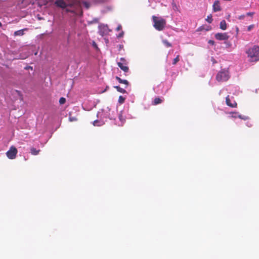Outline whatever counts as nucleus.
<instances>
[{
	"mask_svg": "<svg viewBox=\"0 0 259 259\" xmlns=\"http://www.w3.org/2000/svg\"><path fill=\"white\" fill-rule=\"evenodd\" d=\"M229 37L227 33H217L215 34V38L219 40H226Z\"/></svg>",
	"mask_w": 259,
	"mask_h": 259,
	"instance_id": "423d86ee",
	"label": "nucleus"
},
{
	"mask_svg": "<svg viewBox=\"0 0 259 259\" xmlns=\"http://www.w3.org/2000/svg\"><path fill=\"white\" fill-rule=\"evenodd\" d=\"M220 28L223 30H225L227 29V23L225 20H223L221 21L220 24Z\"/></svg>",
	"mask_w": 259,
	"mask_h": 259,
	"instance_id": "f8f14e48",
	"label": "nucleus"
},
{
	"mask_svg": "<svg viewBox=\"0 0 259 259\" xmlns=\"http://www.w3.org/2000/svg\"><path fill=\"white\" fill-rule=\"evenodd\" d=\"M69 119H70V120L71 121H73V118H72V119H71V118H70Z\"/></svg>",
	"mask_w": 259,
	"mask_h": 259,
	"instance_id": "473e14b6",
	"label": "nucleus"
},
{
	"mask_svg": "<svg viewBox=\"0 0 259 259\" xmlns=\"http://www.w3.org/2000/svg\"><path fill=\"white\" fill-rule=\"evenodd\" d=\"M208 42L209 44L211 45H213L214 44V41L212 40H209Z\"/></svg>",
	"mask_w": 259,
	"mask_h": 259,
	"instance_id": "a878e982",
	"label": "nucleus"
},
{
	"mask_svg": "<svg viewBox=\"0 0 259 259\" xmlns=\"http://www.w3.org/2000/svg\"><path fill=\"white\" fill-rule=\"evenodd\" d=\"M118 63H124V64H128L127 60L124 58H120V62H118Z\"/></svg>",
	"mask_w": 259,
	"mask_h": 259,
	"instance_id": "aec40b11",
	"label": "nucleus"
},
{
	"mask_svg": "<svg viewBox=\"0 0 259 259\" xmlns=\"http://www.w3.org/2000/svg\"><path fill=\"white\" fill-rule=\"evenodd\" d=\"M163 101V98H160L158 97L155 98L154 100L152 101L153 105H157L158 104H161Z\"/></svg>",
	"mask_w": 259,
	"mask_h": 259,
	"instance_id": "9d476101",
	"label": "nucleus"
},
{
	"mask_svg": "<svg viewBox=\"0 0 259 259\" xmlns=\"http://www.w3.org/2000/svg\"><path fill=\"white\" fill-rule=\"evenodd\" d=\"M83 4L84 6H85L87 9H88V8H90V4H89V3H88V2H83Z\"/></svg>",
	"mask_w": 259,
	"mask_h": 259,
	"instance_id": "5701e85b",
	"label": "nucleus"
},
{
	"mask_svg": "<svg viewBox=\"0 0 259 259\" xmlns=\"http://www.w3.org/2000/svg\"><path fill=\"white\" fill-rule=\"evenodd\" d=\"M125 98L122 97V96H120L118 98V102L121 104H123L125 101Z\"/></svg>",
	"mask_w": 259,
	"mask_h": 259,
	"instance_id": "a211bd4d",
	"label": "nucleus"
},
{
	"mask_svg": "<svg viewBox=\"0 0 259 259\" xmlns=\"http://www.w3.org/2000/svg\"><path fill=\"white\" fill-rule=\"evenodd\" d=\"M2 23L0 22V27H2Z\"/></svg>",
	"mask_w": 259,
	"mask_h": 259,
	"instance_id": "72a5a7b5",
	"label": "nucleus"
},
{
	"mask_svg": "<svg viewBox=\"0 0 259 259\" xmlns=\"http://www.w3.org/2000/svg\"><path fill=\"white\" fill-rule=\"evenodd\" d=\"M121 29V26L120 25H118L116 28V30L119 31Z\"/></svg>",
	"mask_w": 259,
	"mask_h": 259,
	"instance_id": "c85d7f7f",
	"label": "nucleus"
},
{
	"mask_svg": "<svg viewBox=\"0 0 259 259\" xmlns=\"http://www.w3.org/2000/svg\"><path fill=\"white\" fill-rule=\"evenodd\" d=\"M229 72L227 70H221L219 71L216 76V79L220 82V81H226L228 80L229 78Z\"/></svg>",
	"mask_w": 259,
	"mask_h": 259,
	"instance_id": "7ed1b4c3",
	"label": "nucleus"
},
{
	"mask_svg": "<svg viewBox=\"0 0 259 259\" xmlns=\"http://www.w3.org/2000/svg\"><path fill=\"white\" fill-rule=\"evenodd\" d=\"M226 103L227 106L231 108H236L237 106V104L235 101H233V102H231V99L230 98L229 95L227 96L226 98Z\"/></svg>",
	"mask_w": 259,
	"mask_h": 259,
	"instance_id": "0eeeda50",
	"label": "nucleus"
},
{
	"mask_svg": "<svg viewBox=\"0 0 259 259\" xmlns=\"http://www.w3.org/2000/svg\"><path fill=\"white\" fill-rule=\"evenodd\" d=\"M66 102V99L65 98H63V97H61L59 99V103L60 104H63L65 103Z\"/></svg>",
	"mask_w": 259,
	"mask_h": 259,
	"instance_id": "412c9836",
	"label": "nucleus"
},
{
	"mask_svg": "<svg viewBox=\"0 0 259 259\" xmlns=\"http://www.w3.org/2000/svg\"><path fill=\"white\" fill-rule=\"evenodd\" d=\"M40 152V150L38 149L37 150L34 147H31L30 148V153L33 155H37L39 154Z\"/></svg>",
	"mask_w": 259,
	"mask_h": 259,
	"instance_id": "ddd939ff",
	"label": "nucleus"
},
{
	"mask_svg": "<svg viewBox=\"0 0 259 259\" xmlns=\"http://www.w3.org/2000/svg\"><path fill=\"white\" fill-rule=\"evenodd\" d=\"M245 17V16L244 15H241L239 17L238 19H240V20H242V19H243Z\"/></svg>",
	"mask_w": 259,
	"mask_h": 259,
	"instance_id": "bb28decb",
	"label": "nucleus"
},
{
	"mask_svg": "<svg viewBox=\"0 0 259 259\" xmlns=\"http://www.w3.org/2000/svg\"><path fill=\"white\" fill-rule=\"evenodd\" d=\"M254 14V12H248L246 13V15L248 16H252Z\"/></svg>",
	"mask_w": 259,
	"mask_h": 259,
	"instance_id": "393cba45",
	"label": "nucleus"
},
{
	"mask_svg": "<svg viewBox=\"0 0 259 259\" xmlns=\"http://www.w3.org/2000/svg\"><path fill=\"white\" fill-rule=\"evenodd\" d=\"M98 122V121L97 120H95V121H94V123H93L94 125H97V124H96V123H97Z\"/></svg>",
	"mask_w": 259,
	"mask_h": 259,
	"instance_id": "7c9ffc66",
	"label": "nucleus"
},
{
	"mask_svg": "<svg viewBox=\"0 0 259 259\" xmlns=\"http://www.w3.org/2000/svg\"><path fill=\"white\" fill-rule=\"evenodd\" d=\"M180 60V56L178 55L174 60L172 62L173 65H176Z\"/></svg>",
	"mask_w": 259,
	"mask_h": 259,
	"instance_id": "6ab92c4d",
	"label": "nucleus"
},
{
	"mask_svg": "<svg viewBox=\"0 0 259 259\" xmlns=\"http://www.w3.org/2000/svg\"><path fill=\"white\" fill-rule=\"evenodd\" d=\"M75 4V2H72L71 3L67 4L65 2L64 0H57L55 2V4L58 7L64 9L66 8L67 7L69 6L70 7H72L73 6V5Z\"/></svg>",
	"mask_w": 259,
	"mask_h": 259,
	"instance_id": "39448f33",
	"label": "nucleus"
},
{
	"mask_svg": "<svg viewBox=\"0 0 259 259\" xmlns=\"http://www.w3.org/2000/svg\"><path fill=\"white\" fill-rule=\"evenodd\" d=\"M123 35V32L122 31L120 33H119L118 34V37H122Z\"/></svg>",
	"mask_w": 259,
	"mask_h": 259,
	"instance_id": "cd10ccee",
	"label": "nucleus"
},
{
	"mask_svg": "<svg viewBox=\"0 0 259 259\" xmlns=\"http://www.w3.org/2000/svg\"><path fill=\"white\" fill-rule=\"evenodd\" d=\"M210 29V28H208V29H206V30H209Z\"/></svg>",
	"mask_w": 259,
	"mask_h": 259,
	"instance_id": "f704fd0d",
	"label": "nucleus"
},
{
	"mask_svg": "<svg viewBox=\"0 0 259 259\" xmlns=\"http://www.w3.org/2000/svg\"><path fill=\"white\" fill-rule=\"evenodd\" d=\"M66 10L67 12H68L74 13V11L70 10H69L68 9H67Z\"/></svg>",
	"mask_w": 259,
	"mask_h": 259,
	"instance_id": "c756f323",
	"label": "nucleus"
},
{
	"mask_svg": "<svg viewBox=\"0 0 259 259\" xmlns=\"http://www.w3.org/2000/svg\"><path fill=\"white\" fill-rule=\"evenodd\" d=\"M18 150L17 148L12 146L10 147V149L7 152L6 155L10 159H14L16 158Z\"/></svg>",
	"mask_w": 259,
	"mask_h": 259,
	"instance_id": "20e7f679",
	"label": "nucleus"
},
{
	"mask_svg": "<svg viewBox=\"0 0 259 259\" xmlns=\"http://www.w3.org/2000/svg\"><path fill=\"white\" fill-rule=\"evenodd\" d=\"M246 53L248 57L250 58V61H257L259 60V47L258 46H254L249 49Z\"/></svg>",
	"mask_w": 259,
	"mask_h": 259,
	"instance_id": "f03ea898",
	"label": "nucleus"
},
{
	"mask_svg": "<svg viewBox=\"0 0 259 259\" xmlns=\"http://www.w3.org/2000/svg\"><path fill=\"white\" fill-rule=\"evenodd\" d=\"M221 7L219 1H215L213 5V10L214 12H218L221 11Z\"/></svg>",
	"mask_w": 259,
	"mask_h": 259,
	"instance_id": "1a4fd4ad",
	"label": "nucleus"
},
{
	"mask_svg": "<svg viewBox=\"0 0 259 259\" xmlns=\"http://www.w3.org/2000/svg\"><path fill=\"white\" fill-rule=\"evenodd\" d=\"M152 20L153 22V27L156 30L159 31L164 30L166 24V21L164 19L153 16Z\"/></svg>",
	"mask_w": 259,
	"mask_h": 259,
	"instance_id": "f257e3e1",
	"label": "nucleus"
},
{
	"mask_svg": "<svg viewBox=\"0 0 259 259\" xmlns=\"http://www.w3.org/2000/svg\"><path fill=\"white\" fill-rule=\"evenodd\" d=\"M26 30V29H21L18 31H16L14 32V35L15 36H22L24 34V30Z\"/></svg>",
	"mask_w": 259,
	"mask_h": 259,
	"instance_id": "4468645a",
	"label": "nucleus"
},
{
	"mask_svg": "<svg viewBox=\"0 0 259 259\" xmlns=\"http://www.w3.org/2000/svg\"><path fill=\"white\" fill-rule=\"evenodd\" d=\"M115 79L118 80V81L120 83H123L125 85H126V86H127L129 84V82L127 80H125V79H122L121 78H120L119 77L116 76L115 77Z\"/></svg>",
	"mask_w": 259,
	"mask_h": 259,
	"instance_id": "9b49d317",
	"label": "nucleus"
},
{
	"mask_svg": "<svg viewBox=\"0 0 259 259\" xmlns=\"http://www.w3.org/2000/svg\"><path fill=\"white\" fill-rule=\"evenodd\" d=\"M119 119L122 122V123H123L125 122V119L123 118L122 116L121 115H119Z\"/></svg>",
	"mask_w": 259,
	"mask_h": 259,
	"instance_id": "4be33fe9",
	"label": "nucleus"
},
{
	"mask_svg": "<svg viewBox=\"0 0 259 259\" xmlns=\"http://www.w3.org/2000/svg\"><path fill=\"white\" fill-rule=\"evenodd\" d=\"M114 88H115L118 92H119L121 93L124 94V93H126V91L125 90L120 88L119 86H117V85L114 86Z\"/></svg>",
	"mask_w": 259,
	"mask_h": 259,
	"instance_id": "2eb2a0df",
	"label": "nucleus"
},
{
	"mask_svg": "<svg viewBox=\"0 0 259 259\" xmlns=\"http://www.w3.org/2000/svg\"><path fill=\"white\" fill-rule=\"evenodd\" d=\"M254 27V25L253 24L250 25L247 27V30L248 31H250L252 28H253Z\"/></svg>",
	"mask_w": 259,
	"mask_h": 259,
	"instance_id": "b1692460",
	"label": "nucleus"
},
{
	"mask_svg": "<svg viewBox=\"0 0 259 259\" xmlns=\"http://www.w3.org/2000/svg\"><path fill=\"white\" fill-rule=\"evenodd\" d=\"M162 42L163 44L167 47V48H169V47H171L172 46H171V44L166 39H163L162 40Z\"/></svg>",
	"mask_w": 259,
	"mask_h": 259,
	"instance_id": "dca6fc26",
	"label": "nucleus"
},
{
	"mask_svg": "<svg viewBox=\"0 0 259 259\" xmlns=\"http://www.w3.org/2000/svg\"><path fill=\"white\" fill-rule=\"evenodd\" d=\"M206 21L208 22L209 23H212L213 19L212 18L211 14H210L209 15L207 16V18L206 19Z\"/></svg>",
	"mask_w": 259,
	"mask_h": 259,
	"instance_id": "f3484780",
	"label": "nucleus"
},
{
	"mask_svg": "<svg viewBox=\"0 0 259 259\" xmlns=\"http://www.w3.org/2000/svg\"><path fill=\"white\" fill-rule=\"evenodd\" d=\"M128 64H124L123 63H117L118 66L124 71V73H127L129 71V68L127 66Z\"/></svg>",
	"mask_w": 259,
	"mask_h": 259,
	"instance_id": "6e6552de",
	"label": "nucleus"
},
{
	"mask_svg": "<svg viewBox=\"0 0 259 259\" xmlns=\"http://www.w3.org/2000/svg\"><path fill=\"white\" fill-rule=\"evenodd\" d=\"M69 119H70V120L71 121H73V118H72V119H71V118H70Z\"/></svg>",
	"mask_w": 259,
	"mask_h": 259,
	"instance_id": "2f4dec72",
	"label": "nucleus"
}]
</instances>
